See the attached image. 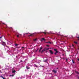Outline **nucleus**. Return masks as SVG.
Wrapping results in <instances>:
<instances>
[{
    "mask_svg": "<svg viewBox=\"0 0 79 79\" xmlns=\"http://www.w3.org/2000/svg\"><path fill=\"white\" fill-rule=\"evenodd\" d=\"M0 40L1 41V43L2 44V45L4 46L5 47H6L8 48V46L6 45V43H5V42H4L3 41H2V40L1 39Z\"/></svg>",
    "mask_w": 79,
    "mask_h": 79,
    "instance_id": "1",
    "label": "nucleus"
},
{
    "mask_svg": "<svg viewBox=\"0 0 79 79\" xmlns=\"http://www.w3.org/2000/svg\"><path fill=\"white\" fill-rule=\"evenodd\" d=\"M12 73H14V74L10 75V76H12V77H13V76H14V75L15 74V73H16V70H15L14 68L12 69Z\"/></svg>",
    "mask_w": 79,
    "mask_h": 79,
    "instance_id": "2",
    "label": "nucleus"
},
{
    "mask_svg": "<svg viewBox=\"0 0 79 79\" xmlns=\"http://www.w3.org/2000/svg\"><path fill=\"white\" fill-rule=\"evenodd\" d=\"M50 49L49 48H44V49H43L42 51H41V53H44V51H45V50H49Z\"/></svg>",
    "mask_w": 79,
    "mask_h": 79,
    "instance_id": "3",
    "label": "nucleus"
},
{
    "mask_svg": "<svg viewBox=\"0 0 79 79\" xmlns=\"http://www.w3.org/2000/svg\"><path fill=\"white\" fill-rule=\"evenodd\" d=\"M34 33H33L32 34H30V35L28 34V36L29 37V36H33Z\"/></svg>",
    "mask_w": 79,
    "mask_h": 79,
    "instance_id": "4",
    "label": "nucleus"
},
{
    "mask_svg": "<svg viewBox=\"0 0 79 79\" xmlns=\"http://www.w3.org/2000/svg\"><path fill=\"white\" fill-rule=\"evenodd\" d=\"M20 36H21V35L20 34H19L17 35V37H19Z\"/></svg>",
    "mask_w": 79,
    "mask_h": 79,
    "instance_id": "5",
    "label": "nucleus"
},
{
    "mask_svg": "<svg viewBox=\"0 0 79 79\" xmlns=\"http://www.w3.org/2000/svg\"><path fill=\"white\" fill-rule=\"evenodd\" d=\"M49 52H50V53H51V54H53V52L52 51V50H49Z\"/></svg>",
    "mask_w": 79,
    "mask_h": 79,
    "instance_id": "6",
    "label": "nucleus"
},
{
    "mask_svg": "<svg viewBox=\"0 0 79 79\" xmlns=\"http://www.w3.org/2000/svg\"><path fill=\"white\" fill-rule=\"evenodd\" d=\"M0 24H1V25H2V24H5V23H3L2 22H0Z\"/></svg>",
    "mask_w": 79,
    "mask_h": 79,
    "instance_id": "7",
    "label": "nucleus"
},
{
    "mask_svg": "<svg viewBox=\"0 0 79 79\" xmlns=\"http://www.w3.org/2000/svg\"><path fill=\"white\" fill-rule=\"evenodd\" d=\"M53 72L54 73H56V71L55 70H53Z\"/></svg>",
    "mask_w": 79,
    "mask_h": 79,
    "instance_id": "8",
    "label": "nucleus"
},
{
    "mask_svg": "<svg viewBox=\"0 0 79 79\" xmlns=\"http://www.w3.org/2000/svg\"><path fill=\"white\" fill-rule=\"evenodd\" d=\"M47 61H48V59H46L45 60H44V62H47Z\"/></svg>",
    "mask_w": 79,
    "mask_h": 79,
    "instance_id": "9",
    "label": "nucleus"
},
{
    "mask_svg": "<svg viewBox=\"0 0 79 79\" xmlns=\"http://www.w3.org/2000/svg\"><path fill=\"white\" fill-rule=\"evenodd\" d=\"M41 41H42L43 40H44V41H45V39L44 38H42L41 40Z\"/></svg>",
    "mask_w": 79,
    "mask_h": 79,
    "instance_id": "10",
    "label": "nucleus"
},
{
    "mask_svg": "<svg viewBox=\"0 0 79 79\" xmlns=\"http://www.w3.org/2000/svg\"><path fill=\"white\" fill-rule=\"evenodd\" d=\"M46 43H47V44H52V43L51 42H46Z\"/></svg>",
    "mask_w": 79,
    "mask_h": 79,
    "instance_id": "11",
    "label": "nucleus"
},
{
    "mask_svg": "<svg viewBox=\"0 0 79 79\" xmlns=\"http://www.w3.org/2000/svg\"><path fill=\"white\" fill-rule=\"evenodd\" d=\"M42 48L41 47L40 49V50L39 51V52H40V50H42Z\"/></svg>",
    "mask_w": 79,
    "mask_h": 79,
    "instance_id": "12",
    "label": "nucleus"
},
{
    "mask_svg": "<svg viewBox=\"0 0 79 79\" xmlns=\"http://www.w3.org/2000/svg\"><path fill=\"white\" fill-rule=\"evenodd\" d=\"M26 68H27V69H29L30 68L28 66H26Z\"/></svg>",
    "mask_w": 79,
    "mask_h": 79,
    "instance_id": "13",
    "label": "nucleus"
},
{
    "mask_svg": "<svg viewBox=\"0 0 79 79\" xmlns=\"http://www.w3.org/2000/svg\"><path fill=\"white\" fill-rule=\"evenodd\" d=\"M75 73H76L77 74H79V73L78 72H77V71H76Z\"/></svg>",
    "mask_w": 79,
    "mask_h": 79,
    "instance_id": "14",
    "label": "nucleus"
},
{
    "mask_svg": "<svg viewBox=\"0 0 79 79\" xmlns=\"http://www.w3.org/2000/svg\"><path fill=\"white\" fill-rule=\"evenodd\" d=\"M74 43L75 44H77V42L76 41H74Z\"/></svg>",
    "mask_w": 79,
    "mask_h": 79,
    "instance_id": "15",
    "label": "nucleus"
},
{
    "mask_svg": "<svg viewBox=\"0 0 79 79\" xmlns=\"http://www.w3.org/2000/svg\"><path fill=\"white\" fill-rule=\"evenodd\" d=\"M37 40V39L36 38L35 39H34L33 40H34V41H36V40Z\"/></svg>",
    "mask_w": 79,
    "mask_h": 79,
    "instance_id": "16",
    "label": "nucleus"
},
{
    "mask_svg": "<svg viewBox=\"0 0 79 79\" xmlns=\"http://www.w3.org/2000/svg\"><path fill=\"white\" fill-rule=\"evenodd\" d=\"M34 66L35 67H36V68H37L38 67L37 65H36V64H34Z\"/></svg>",
    "mask_w": 79,
    "mask_h": 79,
    "instance_id": "17",
    "label": "nucleus"
},
{
    "mask_svg": "<svg viewBox=\"0 0 79 79\" xmlns=\"http://www.w3.org/2000/svg\"><path fill=\"white\" fill-rule=\"evenodd\" d=\"M58 53V51H57L56 52V53H55V55H56V53Z\"/></svg>",
    "mask_w": 79,
    "mask_h": 79,
    "instance_id": "18",
    "label": "nucleus"
},
{
    "mask_svg": "<svg viewBox=\"0 0 79 79\" xmlns=\"http://www.w3.org/2000/svg\"><path fill=\"white\" fill-rule=\"evenodd\" d=\"M54 51H55V52H56V51H57V50H56V49H55Z\"/></svg>",
    "mask_w": 79,
    "mask_h": 79,
    "instance_id": "19",
    "label": "nucleus"
},
{
    "mask_svg": "<svg viewBox=\"0 0 79 79\" xmlns=\"http://www.w3.org/2000/svg\"><path fill=\"white\" fill-rule=\"evenodd\" d=\"M32 73H30V76H32Z\"/></svg>",
    "mask_w": 79,
    "mask_h": 79,
    "instance_id": "20",
    "label": "nucleus"
},
{
    "mask_svg": "<svg viewBox=\"0 0 79 79\" xmlns=\"http://www.w3.org/2000/svg\"><path fill=\"white\" fill-rule=\"evenodd\" d=\"M15 46H18V44H15Z\"/></svg>",
    "mask_w": 79,
    "mask_h": 79,
    "instance_id": "21",
    "label": "nucleus"
},
{
    "mask_svg": "<svg viewBox=\"0 0 79 79\" xmlns=\"http://www.w3.org/2000/svg\"><path fill=\"white\" fill-rule=\"evenodd\" d=\"M72 61L73 63H74V60H72Z\"/></svg>",
    "mask_w": 79,
    "mask_h": 79,
    "instance_id": "22",
    "label": "nucleus"
},
{
    "mask_svg": "<svg viewBox=\"0 0 79 79\" xmlns=\"http://www.w3.org/2000/svg\"><path fill=\"white\" fill-rule=\"evenodd\" d=\"M56 34H57V35H60V34H57V33H56Z\"/></svg>",
    "mask_w": 79,
    "mask_h": 79,
    "instance_id": "23",
    "label": "nucleus"
},
{
    "mask_svg": "<svg viewBox=\"0 0 79 79\" xmlns=\"http://www.w3.org/2000/svg\"><path fill=\"white\" fill-rule=\"evenodd\" d=\"M10 29H11L12 30V31H13V28H10Z\"/></svg>",
    "mask_w": 79,
    "mask_h": 79,
    "instance_id": "24",
    "label": "nucleus"
},
{
    "mask_svg": "<svg viewBox=\"0 0 79 79\" xmlns=\"http://www.w3.org/2000/svg\"><path fill=\"white\" fill-rule=\"evenodd\" d=\"M28 34V33H24V34L23 35H25V34Z\"/></svg>",
    "mask_w": 79,
    "mask_h": 79,
    "instance_id": "25",
    "label": "nucleus"
},
{
    "mask_svg": "<svg viewBox=\"0 0 79 79\" xmlns=\"http://www.w3.org/2000/svg\"><path fill=\"white\" fill-rule=\"evenodd\" d=\"M44 34H46V33L45 32H44Z\"/></svg>",
    "mask_w": 79,
    "mask_h": 79,
    "instance_id": "26",
    "label": "nucleus"
},
{
    "mask_svg": "<svg viewBox=\"0 0 79 79\" xmlns=\"http://www.w3.org/2000/svg\"><path fill=\"white\" fill-rule=\"evenodd\" d=\"M72 46L73 47H74V45H73V44H72Z\"/></svg>",
    "mask_w": 79,
    "mask_h": 79,
    "instance_id": "27",
    "label": "nucleus"
},
{
    "mask_svg": "<svg viewBox=\"0 0 79 79\" xmlns=\"http://www.w3.org/2000/svg\"><path fill=\"white\" fill-rule=\"evenodd\" d=\"M46 46L47 47H49V46L48 45H47Z\"/></svg>",
    "mask_w": 79,
    "mask_h": 79,
    "instance_id": "28",
    "label": "nucleus"
},
{
    "mask_svg": "<svg viewBox=\"0 0 79 79\" xmlns=\"http://www.w3.org/2000/svg\"><path fill=\"white\" fill-rule=\"evenodd\" d=\"M1 38H2V36H1L0 37V39H1Z\"/></svg>",
    "mask_w": 79,
    "mask_h": 79,
    "instance_id": "29",
    "label": "nucleus"
},
{
    "mask_svg": "<svg viewBox=\"0 0 79 79\" xmlns=\"http://www.w3.org/2000/svg\"><path fill=\"white\" fill-rule=\"evenodd\" d=\"M77 38H78V40H79V37H77Z\"/></svg>",
    "mask_w": 79,
    "mask_h": 79,
    "instance_id": "30",
    "label": "nucleus"
},
{
    "mask_svg": "<svg viewBox=\"0 0 79 79\" xmlns=\"http://www.w3.org/2000/svg\"><path fill=\"white\" fill-rule=\"evenodd\" d=\"M77 60L78 61H79V59H78Z\"/></svg>",
    "mask_w": 79,
    "mask_h": 79,
    "instance_id": "31",
    "label": "nucleus"
},
{
    "mask_svg": "<svg viewBox=\"0 0 79 79\" xmlns=\"http://www.w3.org/2000/svg\"><path fill=\"white\" fill-rule=\"evenodd\" d=\"M66 61H68V59H66Z\"/></svg>",
    "mask_w": 79,
    "mask_h": 79,
    "instance_id": "32",
    "label": "nucleus"
},
{
    "mask_svg": "<svg viewBox=\"0 0 79 79\" xmlns=\"http://www.w3.org/2000/svg\"><path fill=\"white\" fill-rule=\"evenodd\" d=\"M38 61H40V60H38Z\"/></svg>",
    "mask_w": 79,
    "mask_h": 79,
    "instance_id": "33",
    "label": "nucleus"
},
{
    "mask_svg": "<svg viewBox=\"0 0 79 79\" xmlns=\"http://www.w3.org/2000/svg\"><path fill=\"white\" fill-rule=\"evenodd\" d=\"M35 52H37V50H36Z\"/></svg>",
    "mask_w": 79,
    "mask_h": 79,
    "instance_id": "34",
    "label": "nucleus"
},
{
    "mask_svg": "<svg viewBox=\"0 0 79 79\" xmlns=\"http://www.w3.org/2000/svg\"><path fill=\"white\" fill-rule=\"evenodd\" d=\"M24 48V47H22V48Z\"/></svg>",
    "mask_w": 79,
    "mask_h": 79,
    "instance_id": "35",
    "label": "nucleus"
},
{
    "mask_svg": "<svg viewBox=\"0 0 79 79\" xmlns=\"http://www.w3.org/2000/svg\"><path fill=\"white\" fill-rule=\"evenodd\" d=\"M6 28H7V26L6 25Z\"/></svg>",
    "mask_w": 79,
    "mask_h": 79,
    "instance_id": "36",
    "label": "nucleus"
},
{
    "mask_svg": "<svg viewBox=\"0 0 79 79\" xmlns=\"http://www.w3.org/2000/svg\"><path fill=\"white\" fill-rule=\"evenodd\" d=\"M39 50V49H37V50Z\"/></svg>",
    "mask_w": 79,
    "mask_h": 79,
    "instance_id": "37",
    "label": "nucleus"
},
{
    "mask_svg": "<svg viewBox=\"0 0 79 79\" xmlns=\"http://www.w3.org/2000/svg\"><path fill=\"white\" fill-rule=\"evenodd\" d=\"M18 78V77H16V79H17Z\"/></svg>",
    "mask_w": 79,
    "mask_h": 79,
    "instance_id": "38",
    "label": "nucleus"
},
{
    "mask_svg": "<svg viewBox=\"0 0 79 79\" xmlns=\"http://www.w3.org/2000/svg\"><path fill=\"white\" fill-rule=\"evenodd\" d=\"M21 62H22V60H21Z\"/></svg>",
    "mask_w": 79,
    "mask_h": 79,
    "instance_id": "39",
    "label": "nucleus"
},
{
    "mask_svg": "<svg viewBox=\"0 0 79 79\" xmlns=\"http://www.w3.org/2000/svg\"><path fill=\"white\" fill-rule=\"evenodd\" d=\"M38 63H39V62H38Z\"/></svg>",
    "mask_w": 79,
    "mask_h": 79,
    "instance_id": "40",
    "label": "nucleus"
},
{
    "mask_svg": "<svg viewBox=\"0 0 79 79\" xmlns=\"http://www.w3.org/2000/svg\"><path fill=\"white\" fill-rule=\"evenodd\" d=\"M50 49H51V48H50Z\"/></svg>",
    "mask_w": 79,
    "mask_h": 79,
    "instance_id": "41",
    "label": "nucleus"
}]
</instances>
